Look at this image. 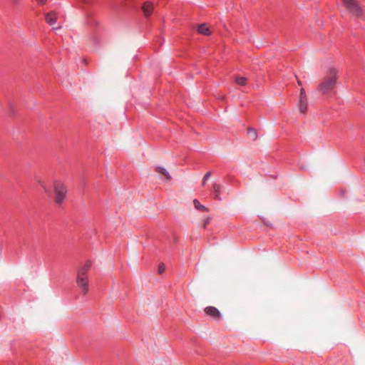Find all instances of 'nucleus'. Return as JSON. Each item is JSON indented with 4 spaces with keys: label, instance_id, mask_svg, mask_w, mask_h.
Here are the masks:
<instances>
[{
    "label": "nucleus",
    "instance_id": "1",
    "mask_svg": "<svg viewBox=\"0 0 365 365\" xmlns=\"http://www.w3.org/2000/svg\"><path fill=\"white\" fill-rule=\"evenodd\" d=\"M337 75L338 71L334 68H330L319 85V91L324 95L329 93L336 84Z\"/></svg>",
    "mask_w": 365,
    "mask_h": 365
},
{
    "label": "nucleus",
    "instance_id": "2",
    "mask_svg": "<svg viewBox=\"0 0 365 365\" xmlns=\"http://www.w3.org/2000/svg\"><path fill=\"white\" fill-rule=\"evenodd\" d=\"M91 267V262L86 261L83 264L80 266L77 272L76 282L83 295H86L88 292V272Z\"/></svg>",
    "mask_w": 365,
    "mask_h": 365
},
{
    "label": "nucleus",
    "instance_id": "3",
    "mask_svg": "<svg viewBox=\"0 0 365 365\" xmlns=\"http://www.w3.org/2000/svg\"><path fill=\"white\" fill-rule=\"evenodd\" d=\"M344 6L348 12L357 19H363L364 9L358 0H342Z\"/></svg>",
    "mask_w": 365,
    "mask_h": 365
},
{
    "label": "nucleus",
    "instance_id": "4",
    "mask_svg": "<svg viewBox=\"0 0 365 365\" xmlns=\"http://www.w3.org/2000/svg\"><path fill=\"white\" fill-rule=\"evenodd\" d=\"M53 190H54V196H53L54 202L58 207H61L62 205L63 202L66 199V196H67L66 185L60 181H55L53 182Z\"/></svg>",
    "mask_w": 365,
    "mask_h": 365
},
{
    "label": "nucleus",
    "instance_id": "5",
    "mask_svg": "<svg viewBox=\"0 0 365 365\" xmlns=\"http://www.w3.org/2000/svg\"><path fill=\"white\" fill-rule=\"evenodd\" d=\"M154 9V5L152 2H145L142 6V10L145 17H149Z\"/></svg>",
    "mask_w": 365,
    "mask_h": 365
},
{
    "label": "nucleus",
    "instance_id": "6",
    "mask_svg": "<svg viewBox=\"0 0 365 365\" xmlns=\"http://www.w3.org/2000/svg\"><path fill=\"white\" fill-rule=\"evenodd\" d=\"M45 20L50 26H53L57 21V14L55 11H51L45 14Z\"/></svg>",
    "mask_w": 365,
    "mask_h": 365
},
{
    "label": "nucleus",
    "instance_id": "7",
    "mask_svg": "<svg viewBox=\"0 0 365 365\" xmlns=\"http://www.w3.org/2000/svg\"><path fill=\"white\" fill-rule=\"evenodd\" d=\"M206 314L212 317L215 319L220 318V313L219 310L215 307H207L205 309Z\"/></svg>",
    "mask_w": 365,
    "mask_h": 365
},
{
    "label": "nucleus",
    "instance_id": "8",
    "mask_svg": "<svg viewBox=\"0 0 365 365\" xmlns=\"http://www.w3.org/2000/svg\"><path fill=\"white\" fill-rule=\"evenodd\" d=\"M197 31L199 34L205 36H209L211 34L209 27L205 24L199 25L197 27Z\"/></svg>",
    "mask_w": 365,
    "mask_h": 365
},
{
    "label": "nucleus",
    "instance_id": "9",
    "mask_svg": "<svg viewBox=\"0 0 365 365\" xmlns=\"http://www.w3.org/2000/svg\"><path fill=\"white\" fill-rule=\"evenodd\" d=\"M308 107L307 99H299L298 108L302 113H305Z\"/></svg>",
    "mask_w": 365,
    "mask_h": 365
},
{
    "label": "nucleus",
    "instance_id": "10",
    "mask_svg": "<svg viewBox=\"0 0 365 365\" xmlns=\"http://www.w3.org/2000/svg\"><path fill=\"white\" fill-rule=\"evenodd\" d=\"M155 170L158 173L163 175L166 180H168L171 178L169 173L165 170V168H164L163 167H157Z\"/></svg>",
    "mask_w": 365,
    "mask_h": 365
},
{
    "label": "nucleus",
    "instance_id": "11",
    "mask_svg": "<svg viewBox=\"0 0 365 365\" xmlns=\"http://www.w3.org/2000/svg\"><path fill=\"white\" fill-rule=\"evenodd\" d=\"M247 135L253 140L257 138V130L252 128H249L247 132Z\"/></svg>",
    "mask_w": 365,
    "mask_h": 365
},
{
    "label": "nucleus",
    "instance_id": "12",
    "mask_svg": "<svg viewBox=\"0 0 365 365\" xmlns=\"http://www.w3.org/2000/svg\"><path fill=\"white\" fill-rule=\"evenodd\" d=\"M212 188L213 191L215 192V198L218 199L222 189V185L217 183H214Z\"/></svg>",
    "mask_w": 365,
    "mask_h": 365
},
{
    "label": "nucleus",
    "instance_id": "13",
    "mask_svg": "<svg viewBox=\"0 0 365 365\" xmlns=\"http://www.w3.org/2000/svg\"><path fill=\"white\" fill-rule=\"evenodd\" d=\"M193 205H194V207H195L197 210H202V211H206V210H207V209L205 206L202 205L200 204V202L198 201V200H197V199H195V200H193Z\"/></svg>",
    "mask_w": 365,
    "mask_h": 365
},
{
    "label": "nucleus",
    "instance_id": "14",
    "mask_svg": "<svg viewBox=\"0 0 365 365\" xmlns=\"http://www.w3.org/2000/svg\"><path fill=\"white\" fill-rule=\"evenodd\" d=\"M235 82L240 86H245L247 82V78L245 77H237L235 78Z\"/></svg>",
    "mask_w": 365,
    "mask_h": 365
},
{
    "label": "nucleus",
    "instance_id": "15",
    "mask_svg": "<svg viewBox=\"0 0 365 365\" xmlns=\"http://www.w3.org/2000/svg\"><path fill=\"white\" fill-rule=\"evenodd\" d=\"M37 182L40 184L42 188L44 190L45 192L49 193L50 190L47 188L46 184L41 180H37Z\"/></svg>",
    "mask_w": 365,
    "mask_h": 365
},
{
    "label": "nucleus",
    "instance_id": "16",
    "mask_svg": "<svg viewBox=\"0 0 365 365\" xmlns=\"http://www.w3.org/2000/svg\"><path fill=\"white\" fill-rule=\"evenodd\" d=\"M299 99H307L305 90L303 88L300 89Z\"/></svg>",
    "mask_w": 365,
    "mask_h": 365
},
{
    "label": "nucleus",
    "instance_id": "17",
    "mask_svg": "<svg viewBox=\"0 0 365 365\" xmlns=\"http://www.w3.org/2000/svg\"><path fill=\"white\" fill-rule=\"evenodd\" d=\"M211 175V173L210 172H207L203 177L202 178V185H205V183H206V181L207 180V179L210 177Z\"/></svg>",
    "mask_w": 365,
    "mask_h": 365
},
{
    "label": "nucleus",
    "instance_id": "18",
    "mask_svg": "<svg viewBox=\"0 0 365 365\" xmlns=\"http://www.w3.org/2000/svg\"><path fill=\"white\" fill-rule=\"evenodd\" d=\"M165 269V265L163 263H161L158 266V273L162 274Z\"/></svg>",
    "mask_w": 365,
    "mask_h": 365
},
{
    "label": "nucleus",
    "instance_id": "19",
    "mask_svg": "<svg viewBox=\"0 0 365 365\" xmlns=\"http://www.w3.org/2000/svg\"><path fill=\"white\" fill-rule=\"evenodd\" d=\"M39 5H43L46 3L47 0H36Z\"/></svg>",
    "mask_w": 365,
    "mask_h": 365
},
{
    "label": "nucleus",
    "instance_id": "20",
    "mask_svg": "<svg viewBox=\"0 0 365 365\" xmlns=\"http://www.w3.org/2000/svg\"><path fill=\"white\" fill-rule=\"evenodd\" d=\"M210 219L208 217V218L205 220V223H204V225H203V227H204V228H206V226L210 223Z\"/></svg>",
    "mask_w": 365,
    "mask_h": 365
},
{
    "label": "nucleus",
    "instance_id": "21",
    "mask_svg": "<svg viewBox=\"0 0 365 365\" xmlns=\"http://www.w3.org/2000/svg\"><path fill=\"white\" fill-rule=\"evenodd\" d=\"M14 5L16 6L20 3V0H11Z\"/></svg>",
    "mask_w": 365,
    "mask_h": 365
},
{
    "label": "nucleus",
    "instance_id": "22",
    "mask_svg": "<svg viewBox=\"0 0 365 365\" xmlns=\"http://www.w3.org/2000/svg\"><path fill=\"white\" fill-rule=\"evenodd\" d=\"M297 84H298L299 86H302V82H301V81H299V79L297 80Z\"/></svg>",
    "mask_w": 365,
    "mask_h": 365
},
{
    "label": "nucleus",
    "instance_id": "23",
    "mask_svg": "<svg viewBox=\"0 0 365 365\" xmlns=\"http://www.w3.org/2000/svg\"><path fill=\"white\" fill-rule=\"evenodd\" d=\"M60 27H53V29L56 30V29H59Z\"/></svg>",
    "mask_w": 365,
    "mask_h": 365
}]
</instances>
